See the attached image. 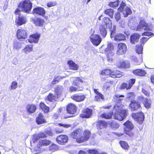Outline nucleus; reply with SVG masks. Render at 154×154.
Wrapping results in <instances>:
<instances>
[{
	"instance_id": "27",
	"label": "nucleus",
	"mask_w": 154,
	"mask_h": 154,
	"mask_svg": "<svg viewBox=\"0 0 154 154\" xmlns=\"http://www.w3.org/2000/svg\"><path fill=\"white\" fill-rule=\"evenodd\" d=\"M36 121L38 124H41L46 122L42 113H40L36 119Z\"/></svg>"
},
{
	"instance_id": "33",
	"label": "nucleus",
	"mask_w": 154,
	"mask_h": 154,
	"mask_svg": "<svg viewBox=\"0 0 154 154\" xmlns=\"http://www.w3.org/2000/svg\"><path fill=\"white\" fill-rule=\"evenodd\" d=\"M123 125L126 127L124 129L132 130L134 128V125L132 122L129 121H127L124 123Z\"/></svg>"
},
{
	"instance_id": "19",
	"label": "nucleus",
	"mask_w": 154,
	"mask_h": 154,
	"mask_svg": "<svg viewBox=\"0 0 154 154\" xmlns=\"http://www.w3.org/2000/svg\"><path fill=\"white\" fill-rule=\"evenodd\" d=\"M140 35L137 33L132 34L130 37V42L132 44H135L138 42Z\"/></svg>"
},
{
	"instance_id": "54",
	"label": "nucleus",
	"mask_w": 154,
	"mask_h": 154,
	"mask_svg": "<svg viewBox=\"0 0 154 154\" xmlns=\"http://www.w3.org/2000/svg\"><path fill=\"white\" fill-rule=\"evenodd\" d=\"M37 134L40 138H45L47 137L46 134L45 133V132H40L38 134Z\"/></svg>"
},
{
	"instance_id": "20",
	"label": "nucleus",
	"mask_w": 154,
	"mask_h": 154,
	"mask_svg": "<svg viewBox=\"0 0 154 154\" xmlns=\"http://www.w3.org/2000/svg\"><path fill=\"white\" fill-rule=\"evenodd\" d=\"M102 25H104V26L105 25V26L109 28L112 26L111 21L109 18L107 17H104L103 19Z\"/></svg>"
},
{
	"instance_id": "32",
	"label": "nucleus",
	"mask_w": 154,
	"mask_h": 154,
	"mask_svg": "<svg viewBox=\"0 0 154 154\" xmlns=\"http://www.w3.org/2000/svg\"><path fill=\"white\" fill-rule=\"evenodd\" d=\"M112 85V82L111 81L106 82L104 84L103 89L104 91L109 90L110 89V87Z\"/></svg>"
},
{
	"instance_id": "22",
	"label": "nucleus",
	"mask_w": 154,
	"mask_h": 154,
	"mask_svg": "<svg viewBox=\"0 0 154 154\" xmlns=\"http://www.w3.org/2000/svg\"><path fill=\"white\" fill-rule=\"evenodd\" d=\"M117 66L120 68H129L130 67L129 64L126 61H125L123 60L119 61L117 64Z\"/></svg>"
},
{
	"instance_id": "38",
	"label": "nucleus",
	"mask_w": 154,
	"mask_h": 154,
	"mask_svg": "<svg viewBox=\"0 0 154 154\" xmlns=\"http://www.w3.org/2000/svg\"><path fill=\"white\" fill-rule=\"evenodd\" d=\"M110 125L111 128L114 130L118 128L119 126V124L115 121L111 122L109 123Z\"/></svg>"
},
{
	"instance_id": "31",
	"label": "nucleus",
	"mask_w": 154,
	"mask_h": 154,
	"mask_svg": "<svg viewBox=\"0 0 154 154\" xmlns=\"http://www.w3.org/2000/svg\"><path fill=\"white\" fill-rule=\"evenodd\" d=\"M133 73L135 75L140 76H144L146 73L145 70L141 69L135 70L133 71Z\"/></svg>"
},
{
	"instance_id": "23",
	"label": "nucleus",
	"mask_w": 154,
	"mask_h": 154,
	"mask_svg": "<svg viewBox=\"0 0 154 154\" xmlns=\"http://www.w3.org/2000/svg\"><path fill=\"white\" fill-rule=\"evenodd\" d=\"M123 75V73L119 71H114L112 72L110 74V76L113 78H120Z\"/></svg>"
},
{
	"instance_id": "8",
	"label": "nucleus",
	"mask_w": 154,
	"mask_h": 154,
	"mask_svg": "<svg viewBox=\"0 0 154 154\" xmlns=\"http://www.w3.org/2000/svg\"><path fill=\"white\" fill-rule=\"evenodd\" d=\"M127 50V47L125 44L120 43L118 45L117 54L119 55L124 54L126 53Z\"/></svg>"
},
{
	"instance_id": "43",
	"label": "nucleus",
	"mask_w": 154,
	"mask_h": 154,
	"mask_svg": "<svg viewBox=\"0 0 154 154\" xmlns=\"http://www.w3.org/2000/svg\"><path fill=\"white\" fill-rule=\"evenodd\" d=\"M119 4V2L116 0L115 2H111L109 3L108 5L110 7L115 8L117 7Z\"/></svg>"
},
{
	"instance_id": "10",
	"label": "nucleus",
	"mask_w": 154,
	"mask_h": 154,
	"mask_svg": "<svg viewBox=\"0 0 154 154\" xmlns=\"http://www.w3.org/2000/svg\"><path fill=\"white\" fill-rule=\"evenodd\" d=\"M91 135V132L89 131L86 130L83 132L82 131L81 138L80 139H78L77 140L79 143L87 141L90 138Z\"/></svg>"
},
{
	"instance_id": "13",
	"label": "nucleus",
	"mask_w": 154,
	"mask_h": 154,
	"mask_svg": "<svg viewBox=\"0 0 154 154\" xmlns=\"http://www.w3.org/2000/svg\"><path fill=\"white\" fill-rule=\"evenodd\" d=\"M40 36V33H36L30 36L28 41L30 43H37L38 41Z\"/></svg>"
},
{
	"instance_id": "25",
	"label": "nucleus",
	"mask_w": 154,
	"mask_h": 154,
	"mask_svg": "<svg viewBox=\"0 0 154 154\" xmlns=\"http://www.w3.org/2000/svg\"><path fill=\"white\" fill-rule=\"evenodd\" d=\"M107 127V123L104 121H99L97 122V127L98 129H102Z\"/></svg>"
},
{
	"instance_id": "53",
	"label": "nucleus",
	"mask_w": 154,
	"mask_h": 154,
	"mask_svg": "<svg viewBox=\"0 0 154 154\" xmlns=\"http://www.w3.org/2000/svg\"><path fill=\"white\" fill-rule=\"evenodd\" d=\"M131 130L129 129L127 130L126 129H124V132L125 133L129 136L132 137L133 135V134L131 131Z\"/></svg>"
},
{
	"instance_id": "49",
	"label": "nucleus",
	"mask_w": 154,
	"mask_h": 154,
	"mask_svg": "<svg viewBox=\"0 0 154 154\" xmlns=\"http://www.w3.org/2000/svg\"><path fill=\"white\" fill-rule=\"evenodd\" d=\"M121 147L125 149H127L129 147L128 143L125 141H121L120 142Z\"/></svg>"
},
{
	"instance_id": "44",
	"label": "nucleus",
	"mask_w": 154,
	"mask_h": 154,
	"mask_svg": "<svg viewBox=\"0 0 154 154\" xmlns=\"http://www.w3.org/2000/svg\"><path fill=\"white\" fill-rule=\"evenodd\" d=\"M143 103L145 106L146 108H149L150 107L151 101L150 99H148L146 98L145 99Z\"/></svg>"
},
{
	"instance_id": "5",
	"label": "nucleus",
	"mask_w": 154,
	"mask_h": 154,
	"mask_svg": "<svg viewBox=\"0 0 154 154\" xmlns=\"http://www.w3.org/2000/svg\"><path fill=\"white\" fill-rule=\"evenodd\" d=\"M118 10L122 13L125 17H128V15L132 13V11L130 8L127 6L125 3L123 2L121 3Z\"/></svg>"
},
{
	"instance_id": "47",
	"label": "nucleus",
	"mask_w": 154,
	"mask_h": 154,
	"mask_svg": "<svg viewBox=\"0 0 154 154\" xmlns=\"http://www.w3.org/2000/svg\"><path fill=\"white\" fill-rule=\"evenodd\" d=\"M111 70L109 69H106L102 71L101 74L103 75L108 76L109 75L110 76Z\"/></svg>"
},
{
	"instance_id": "41",
	"label": "nucleus",
	"mask_w": 154,
	"mask_h": 154,
	"mask_svg": "<svg viewBox=\"0 0 154 154\" xmlns=\"http://www.w3.org/2000/svg\"><path fill=\"white\" fill-rule=\"evenodd\" d=\"M63 88L62 86H58L55 89V93L57 96L60 95L63 91Z\"/></svg>"
},
{
	"instance_id": "4",
	"label": "nucleus",
	"mask_w": 154,
	"mask_h": 154,
	"mask_svg": "<svg viewBox=\"0 0 154 154\" xmlns=\"http://www.w3.org/2000/svg\"><path fill=\"white\" fill-rule=\"evenodd\" d=\"M132 29L136 30L137 31H142L144 29L145 30L150 31L151 30L150 25L146 23L145 21L141 20L137 27H131Z\"/></svg>"
},
{
	"instance_id": "2",
	"label": "nucleus",
	"mask_w": 154,
	"mask_h": 154,
	"mask_svg": "<svg viewBox=\"0 0 154 154\" xmlns=\"http://www.w3.org/2000/svg\"><path fill=\"white\" fill-rule=\"evenodd\" d=\"M32 4L29 0H25L20 2L18 6V9H17L15 13L18 14L19 11H22L29 13L32 8Z\"/></svg>"
},
{
	"instance_id": "34",
	"label": "nucleus",
	"mask_w": 154,
	"mask_h": 154,
	"mask_svg": "<svg viewBox=\"0 0 154 154\" xmlns=\"http://www.w3.org/2000/svg\"><path fill=\"white\" fill-rule=\"evenodd\" d=\"M68 64L69 65V67L71 69L74 70H77L78 69V66L72 60L68 61Z\"/></svg>"
},
{
	"instance_id": "42",
	"label": "nucleus",
	"mask_w": 154,
	"mask_h": 154,
	"mask_svg": "<svg viewBox=\"0 0 154 154\" xmlns=\"http://www.w3.org/2000/svg\"><path fill=\"white\" fill-rule=\"evenodd\" d=\"M104 13L112 18L114 14V11L111 9H108L104 11Z\"/></svg>"
},
{
	"instance_id": "18",
	"label": "nucleus",
	"mask_w": 154,
	"mask_h": 154,
	"mask_svg": "<svg viewBox=\"0 0 154 154\" xmlns=\"http://www.w3.org/2000/svg\"><path fill=\"white\" fill-rule=\"evenodd\" d=\"M77 109V107L73 104L71 103L68 105L66 110L68 113L73 114L75 113Z\"/></svg>"
},
{
	"instance_id": "46",
	"label": "nucleus",
	"mask_w": 154,
	"mask_h": 154,
	"mask_svg": "<svg viewBox=\"0 0 154 154\" xmlns=\"http://www.w3.org/2000/svg\"><path fill=\"white\" fill-rule=\"evenodd\" d=\"M143 49V45H142V44L136 45V50L137 53L138 54H141L142 53Z\"/></svg>"
},
{
	"instance_id": "12",
	"label": "nucleus",
	"mask_w": 154,
	"mask_h": 154,
	"mask_svg": "<svg viewBox=\"0 0 154 154\" xmlns=\"http://www.w3.org/2000/svg\"><path fill=\"white\" fill-rule=\"evenodd\" d=\"M32 13L43 17L45 14V11L43 8L38 7L33 9Z\"/></svg>"
},
{
	"instance_id": "28",
	"label": "nucleus",
	"mask_w": 154,
	"mask_h": 154,
	"mask_svg": "<svg viewBox=\"0 0 154 154\" xmlns=\"http://www.w3.org/2000/svg\"><path fill=\"white\" fill-rule=\"evenodd\" d=\"M36 108V106L32 104H28L26 107V109L27 111L30 113L34 112Z\"/></svg>"
},
{
	"instance_id": "48",
	"label": "nucleus",
	"mask_w": 154,
	"mask_h": 154,
	"mask_svg": "<svg viewBox=\"0 0 154 154\" xmlns=\"http://www.w3.org/2000/svg\"><path fill=\"white\" fill-rule=\"evenodd\" d=\"M83 81L82 80L79 78H76L74 80L73 84L74 85L79 86V82L82 83Z\"/></svg>"
},
{
	"instance_id": "9",
	"label": "nucleus",
	"mask_w": 154,
	"mask_h": 154,
	"mask_svg": "<svg viewBox=\"0 0 154 154\" xmlns=\"http://www.w3.org/2000/svg\"><path fill=\"white\" fill-rule=\"evenodd\" d=\"M51 143V141L49 140L45 139L40 140L38 143L37 147L35 148V149L38 151H42V150L40 148L41 147L48 146Z\"/></svg>"
},
{
	"instance_id": "30",
	"label": "nucleus",
	"mask_w": 154,
	"mask_h": 154,
	"mask_svg": "<svg viewBox=\"0 0 154 154\" xmlns=\"http://www.w3.org/2000/svg\"><path fill=\"white\" fill-rule=\"evenodd\" d=\"M106 27H107L104 26V25H101L100 26L99 30L100 33L103 37H105L107 34V32L106 29Z\"/></svg>"
},
{
	"instance_id": "1",
	"label": "nucleus",
	"mask_w": 154,
	"mask_h": 154,
	"mask_svg": "<svg viewBox=\"0 0 154 154\" xmlns=\"http://www.w3.org/2000/svg\"><path fill=\"white\" fill-rule=\"evenodd\" d=\"M125 106L120 103H118L114 107L113 110L115 112L114 113V118L122 121L127 116V112L126 110L123 109Z\"/></svg>"
},
{
	"instance_id": "36",
	"label": "nucleus",
	"mask_w": 154,
	"mask_h": 154,
	"mask_svg": "<svg viewBox=\"0 0 154 154\" xmlns=\"http://www.w3.org/2000/svg\"><path fill=\"white\" fill-rule=\"evenodd\" d=\"M149 87L144 85L141 90L142 92L146 96L149 97L150 95V92L149 90Z\"/></svg>"
},
{
	"instance_id": "58",
	"label": "nucleus",
	"mask_w": 154,
	"mask_h": 154,
	"mask_svg": "<svg viewBox=\"0 0 154 154\" xmlns=\"http://www.w3.org/2000/svg\"><path fill=\"white\" fill-rule=\"evenodd\" d=\"M153 35V33L151 32L148 31L145 32L143 33L142 34V36L145 35L147 36H150Z\"/></svg>"
},
{
	"instance_id": "11",
	"label": "nucleus",
	"mask_w": 154,
	"mask_h": 154,
	"mask_svg": "<svg viewBox=\"0 0 154 154\" xmlns=\"http://www.w3.org/2000/svg\"><path fill=\"white\" fill-rule=\"evenodd\" d=\"M82 134V131L80 129H78L73 131L71 133V136L74 139H76L77 142L80 143L77 140L81 138Z\"/></svg>"
},
{
	"instance_id": "40",
	"label": "nucleus",
	"mask_w": 154,
	"mask_h": 154,
	"mask_svg": "<svg viewBox=\"0 0 154 154\" xmlns=\"http://www.w3.org/2000/svg\"><path fill=\"white\" fill-rule=\"evenodd\" d=\"M40 108L45 113H48L49 110V108L46 106L43 103H41L40 104Z\"/></svg>"
},
{
	"instance_id": "15",
	"label": "nucleus",
	"mask_w": 154,
	"mask_h": 154,
	"mask_svg": "<svg viewBox=\"0 0 154 154\" xmlns=\"http://www.w3.org/2000/svg\"><path fill=\"white\" fill-rule=\"evenodd\" d=\"M17 38L26 39L27 38V34L25 30L23 29H20L17 30Z\"/></svg>"
},
{
	"instance_id": "50",
	"label": "nucleus",
	"mask_w": 154,
	"mask_h": 154,
	"mask_svg": "<svg viewBox=\"0 0 154 154\" xmlns=\"http://www.w3.org/2000/svg\"><path fill=\"white\" fill-rule=\"evenodd\" d=\"M40 139V138L39 137L37 134H35L33 135L32 139L31 141V143L32 142L34 143L35 142H37Z\"/></svg>"
},
{
	"instance_id": "64",
	"label": "nucleus",
	"mask_w": 154,
	"mask_h": 154,
	"mask_svg": "<svg viewBox=\"0 0 154 154\" xmlns=\"http://www.w3.org/2000/svg\"><path fill=\"white\" fill-rule=\"evenodd\" d=\"M120 26L122 27H124L125 26V22L124 20H121L119 22Z\"/></svg>"
},
{
	"instance_id": "63",
	"label": "nucleus",
	"mask_w": 154,
	"mask_h": 154,
	"mask_svg": "<svg viewBox=\"0 0 154 154\" xmlns=\"http://www.w3.org/2000/svg\"><path fill=\"white\" fill-rule=\"evenodd\" d=\"M148 38L147 37H143L141 39V44H142V45H144V44L148 40Z\"/></svg>"
},
{
	"instance_id": "26",
	"label": "nucleus",
	"mask_w": 154,
	"mask_h": 154,
	"mask_svg": "<svg viewBox=\"0 0 154 154\" xmlns=\"http://www.w3.org/2000/svg\"><path fill=\"white\" fill-rule=\"evenodd\" d=\"M85 97L84 95H75L72 96V99L77 102L83 101L85 100Z\"/></svg>"
},
{
	"instance_id": "29",
	"label": "nucleus",
	"mask_w": 154,
	"mask_h": 154,
	"mask_svg": "<svg viewBox=\"0 0 154 154\" xmlns=\"http://www.w3.org/2000/svg\"><path fill=\"white\" fill-rule=\"evenodd\" d=\"M34 22L36 26L42 27L44 22V20L42 19L37 18L34 20Z\"/></svg>"
},
{
	"instance_id": "51",
	"label": "nucleus",
	"mask_w": 154,
	"mask_h": 154,
	"mask_svg": "<svg viewBox=\"0 0 154 154\" xmlns=\"http://www.w3.org/2000/svg\"><path fill=\"white\" fill-rule=\"evenodd\" d=\"M21 47V44L20 43L16 42L14 43L13 48L17 50H19Z\"/></svg>"
},
{
	"instance_id": "21",
	"label": "nucleus",
	"mask_w": 154,
	"mask_h": 154,
	"mask_svg": "<svg viewBox=\"0 0 154 154\" xmlns=\"http://www.w3.org/2000/svg\"><path fill=\"white\" fill-rule=\"evenodd\" d=\"M130 106L131 110L133 111L137 110L140 107V103L136 101H131Z\"/></svg>"
},
{
	"instance_id": "57",
	"label": "nucleus",
	"mask_w": 154,
	"mask_h": 154,
	"mask_svg": "<svg viewBox=\"0 0 154 154\" xmlns=\"http://www.w3.org/2000/svg\"><path fill=\"white\" fill-rule=\"evenodd\" d=\"M135 82V79H131L128 82V86L130 88L132 85L134 84Z\"/></svg>"
},
{
	"instance_id": "37",
	"label": "nucleus",
	"mask_w": 154,
	"mask_h": 154,
	"mask_svg": "<svg viewBox=\"0 0 154 154\" xmlns=\"http://www.w3.org/2000/svg\"><path fill=\"white\" fill-rule=\"evenodd\" d=\"M113 112L104 113L100 115V117L106 119H109L112 118Z\"/></svg>"
},
{
	"instance_id": "14",
	"label": "nucleus",
	"mask_w": 154,
	"mask_h": 154,
	"mask_svg": "<svg viewBox=\"0 0 154 154\" xmlns=\"http://www.w3.org/2000/svg\"><path fill=\"white\" fill-rule=\"evenodd\" d=\"M68 140V137L66 135H60L57 137L56 141L59 144L63 145L67 142Z\"/></svg>"
},
{
	"instance_id": "59",
	"label": "nucleus",
	"mask_w": 154,
	"mask_h": 154,
	"mask_svg": "<svg viewBox=\"0 0 154 154\" xmlns=\"http://www.w3.org/2000/svg\"><path fill=\"white\" fill-rule=\"evenodd\" d=\"M89 152L90 154H99V152L95 149H90L89 150Z\"/></svg>"
},
{
	"instance_id": "6",
	"label": "nucleus",
	"mask_w": 154,
	"mask_h": 154,
	"mask_svg": "<svg viewBox=\"0 0 154 154\" xmlns=\"http://www.w3.org/2000/svg\"><path fill=\"white\" fill-rule=\"evenodd\" d=\"M90 40L94 45L97 46L101 43L102 39L100 36L97 34H93L90 36Z\"/></svg>"
},
{
	"instance_id": "55",
	"label": "nucleus",
	"mask_w": 154,
	"mask_h": 154,
	"mask_svg": "<svg viewBox=\"0 0 154 154\" xmlns=\"http://www.w3.org/2000/svg\"><path fill=\"white\" fill-rule=\"evenodd\" d=\"M56 3L55 2H50L47 3V6L48 7H51L56 5Z\"/></svg>"
},
{
	"instance_id": "24",
	"label": "nucleus",
	"mask_w": 154,
	"mask_h": 154,
	"mask_svg": "<svg viewBox=\"0 0 154 154\" xmlns=\"http://www.w3.org/2000/svg\"><path fill=\"white\" fill-rule=\"evenodd\" d=\"M125 35L124 34L121 33H118L114 36V39L116 41H119L125 40Z\"/></svg>"
},
{
	"instance_id": "39",
	"label": "nucleus",
	"mask_w": 154,
	"mask_h": 154,
	"mask_svg": "<svg viewBox=\"0 0 154 154\" xmlns=\"http://www.w3.org/2000/svg\"><path fill=\"white\" fill-rule=\"evenodd\" d=\"M124 97V96L122 95H120L119 94H116L114 96V99L116 100V102H118V103H120L122 104H123L121 103L120 102L122 101V100H123V98ZM118 103V102H117L115 104H116V103Z\"/></svg>"
},
{
	"instance_id": "56",
	"label": "nucleus",
	"mask_w": 154,
	"mask_h": 154,
	"mask_svg": "<svg viewBox=\"0 0 154 154\" xmlns=\"http://www.w3.org/2000/svg\"><path fill=\"white\" fill-rule=\"evenodd\" d=\"M122 89H124L126 88L127 90L130 89L128 85L126 83H123L121 85Z\"/></svg>"
},
{
	"instance_id": "45",
	"label": "nucleus",
	"mask_w": 154,
	"mask_h": 154,
	"mask_svg": "<svg viewBox=\"0 0 154 154\" xmlns=\"http://www.w3.org/2000/svg\"><path fill=\"white\" fill-rule=\"evenodd\" d=\"M56 96L54 94L50 93L47 97V99L50 101H53L56 100Z\"/></svg>"
},
{
	"instance_id": "62",
	"label": "nucleus",
	"mask_w": 154,
	"mask_h": 154,
	"mask_svg": "<svg viewBox=\"0 0 154 154\" xmlns=\"http://www.w3.org/2000/svg\"><path fill=\"white\" fill-rule=\"evenodd\" d=\"M58 125L61 126H63L65 128H68L71 126V125L69 124H62V123H59Z\"/></svg>"
},
{
	"instance_id": "16",
	"label": "nucleus",
	"mask_w": 154,
	"mask_h": 154,
	"mask_svg": "<svg viewBox=\"0 0 154 154\" xmlns=\"http://www.w3.org/2000/svg\"><path fill=\"white\" fill-rule=\"evenodd\" d=\"M92 114V110L90 109L86 108L84 110L82 113L80 115V116L83 118H89Z\"/></svg>"
},
{
	"instance_id": "35",
	"label": "nucleus",
	"mask_w": 154,
	"mask_h": 154,
	"mask_svg": "<svg viewBox=\"0 0 154 154\" xmlns=\"http://www.w3.org/2000/svg\"><path fill=\"white\" fill-rule=\"evenodd\" d=\"M32 50L33 46L30 45H28L22 49V51L25 53L27 54L32 51Z\"/></svg>"
},
{
	"instance_id": "60",
	"label": "nucleus",
	"mask_w": 154,
	"mask_h": 154,
	"mask_svg": "<svg viewBox=\"0 0 154 154\" xmlns=\"http://www.w3.org/2000/svg\"><path fill=\"white\" fill-rule=\"evenodd\" d=\"M80 89H78L77 88L74 87L73 86H71L69 88V91L71 92L75 91H79Z\"/></svg>"
},
{
	"instance_id": "17",
	"label": "nucleus",
	"mask_w": 154,
	"mask_h": 154,
	"mask_svg": "<svg viewBox=\"0 0 154 154\" xmlns=\"http://www.w3.org/2000/svg\"><path fill=\"white\" fill-rule=\"evenodd\" d=\"M26 21V18L22 15H20L16 18L15 22L18 25L20 26L25 23Z\"/></svg>"
},
{
	"instance_id": "7",
	"label": "nucleus",
	"mask_w": 154,
	"mask_h": 154,
	"mask_svg": "<svg viewBox=\"0 0 154 154\" xmlns=\"http://www.w3.org/2000/svg\"><path fill=\"white\" fill-rule=\"evenodd\" d=\"M132 116L133 119L140 124L142 123L144 118V115L143 113L141 112L132 114Z\"/></svg>"
},
{
	"instance_id": "52",
	"label": "nucleus",
	"mask_w": 154,
	"mask_h": 154,
	"mask_svg": "<svg viewBox=\"0 0 154 154\" xmlns=\"http://www.w3.org/2000/svg\"><path fill=\"white\" fill-rule=\"evenodd\" d=\"M17 83L16 81H13L11 83L10 90H15L17 88Z\"/></svg>"
},
{
	"instance_id": "3",
	"label": "nucleus",
	"mask_w": 154,
	"mask_h": 154,
	"mask_svg": "<svg viewBox=\"0 0 154 154\" xmlns=\"http://www.w3.org/2000/svg\"><path fill=\"white\" fill-rule=\"evenodd\" d=\"M114 46L111 42H108L106 48L104 51L105 53L107 55V59L108 62H111L113 60L114 55Z\"/></svg>"
},
{
	"instance_id": "61",
	"label": "nucleus",
	"mask_w": 154,
	"mask_h": 154,
	"mask_svg": "<svg viewBox=\"0 0 154 154\" xmlns=\"http://www.w3.org/2000/svg\"><path fill=\"white\" fill-rule=\"evenodd\" d=\"M115 18L117 21H118L120 19V14L119 13L117 12L115 13Z\"/></svg>"
}]
</instances>
